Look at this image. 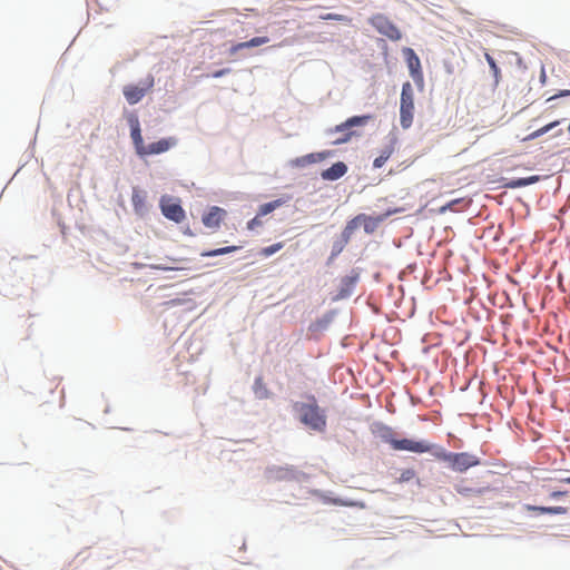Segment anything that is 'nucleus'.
<instances>
[{"instance_id": "1", "label": "nucleus", "mask_w": 570, "mask_h": 570, "mask_svg": "<svg viewBox=\"0 0 570 570\" xmlns=\"http://www.w3.org/2000/svg\"><path fill=\"white\" fill-rule=\"evenodd\" d=\"M373 433L383 442L390 444L395 451H409L413 453L430 452L432 445L425 441H414L411 439H395L394 430L383 423H377L373 428Z\"/></svg>"}, {"instance_id": "2", "label": "nucleus", "mask_w": 570, "mask_h": 570, "mask_svg": "<svg viewBox=\"0 0 570 570\" xmlns=\"http://www.w3.org/2000/svg\"><path fill=\"white\" fill-rule=\"evenodd\" d=\"M308 403H295L294 409L299 414L301 422L311 430L323 432L326 428V415L318 406L314 395H309Z\"/></svg>"}, {"instance_id": "3", "label": "nucleus", "mask_w": 570, "mask_h": 570, "mask_svg": "<svg viewBox=\"0 0 570 570\" xmlns=\"http://www.w3.org/2000/svg\"><path fill=\"white\" fill-rule=\"evenodd\" d=\"M439 460L449 463V466L455 472H465L470 468L480 464V459L468 452H442L436 455Z\"/></svg>"}, {"instance_id": "4", "label": "nucleus", "mask_w": 570, "mask_h": 570, "mask_svg": "<svg viewBox=\"0 0 570 570\" xmlns=\"http://www.w3.org/2000/svg\"><path fill=\"white\" fill-rule=\"evenodd\" d=\"M414 118V91L410 81L402 86L400 100V124L403 129L412 126Z\"/></svg>"}, {"instance_id": "5", "label": "nucleus", "mask_w": 570, "mask_h": 570, "mask_svg": "<svg viewBox=\"0 0 570 570\" xmlns=\"http://www.w3.org/2000/svg\"><path fill=\"white\" fill-rule=\"evenodd\" d=\"M372 119V116L365 115V116H354L348 118L346 121H344L341 125L335 126V128L330 129L328 134H335V132H342L341 137H337L333 140V145H341L347 142L354 135L353 131H351L352 127L355 126H364Z\"/></svg>"}, {"instance_id": "6", "label": "nucleus", "mask_w": 570, "mask_h": 570, "mask_svg": "<svg viewBox=\"0 0 570 570\" xmlns=\"http://www.w3.org/2000/svg\"><path fill=\"white\" fill-rule=\"evenodd\" d=\"M381 222H382V218H375V217H371V216H367L364 214H360L346 224L342 235H343L345 242H347L350 239L351 235L353 234V232L361 225L364 227V230L367 234H372V233H374V230L376 229V227L379 226V224Z\"/></svg>"}, {"instance_id": "7", "label": "nucleus", "mask_w": 570, "mask_h": 570, "mask_svg": "<svg viewBox=\"0 0 570 570\" xmlns=\"http://www.w3.org/2000/svg\"><path fill=\"white\" fill-rule=\"evenodd\" d=\"M370 23L377 30L379 33L385 36L392 41H397L402 38V33L399 28L382 13H377L371 17Z\"/></svg>"}, {"instance_id": "8", "label": "nucleus", "mask_w": 570, "mask_h": 570, "mask_svg": "<svg viewBox=\"0 0 570 570\" xmlns=\"http://www.w3.org/2000/svg\"><path fill=\"white\" fill-rule=\"evenodd\" d=\"M154 77L149 75L140 85H127L122 89V94L128 104L135 105L139 102L148 91L154 87Z\"/></svg>"}, {"instance_id": "9", "label": "nucleus", "mask_w": 570, "mask_h": 570, "mask_svg": "<svg viewBox=\"0 0 570 570\" xmlns=\"http://www.w3.org/2000/svg\"><path fill=\"white\" fill-rule=\"evenodd\" d=\"M160 209L166 218L175 223H181L185 219V210L183 207L178 203L173 202L169 197L161 198Z\"/></svg>"}, {"instance_id": "10", "label": "nucleus", "mask_w": 570, "mask_h": 570, "mask_svg": "<svg viewBox=\"0 0 570 570\" xmlns=\"http://www.w3.org/2000/svg\"><path fill=\"white\" fill-rule=\"evenodd\" d=\"M177 144L176 138H163L158 141L145 145L142 150L140 151L141 157L158 155L168 151L171 147Z\"/></svg>"}, {"instance_id": "11", "label": "nucleus", "mask_w": 570, "mask_h": 570, "mask_svg": "<svg viewBox=\"0 0 570 570\" xmlns=\"http://www.w3.org/2000/svg\"><path fill=\"white\" fill-rule=\"evenodd\" d=\"M404 57L406 59V63L410 70V73L414 81L422 82L423 81V72L421 67V61L417 55L414 52L412 48L403 49Z\"/></svg>"}, {"instance_id": "12", "label": "nucleus", "mask_w": 570, "mask_h": 570, "mask_svg": "<svg viewBox=\"0 0 570 570\" xmlns=\"http://www.w3.org/2000/svg\"><path fill=\"white\" fill-rule=\"evenodd\" d=\"M225 216H226L225 209H223L218 206H213L209 208L208 213L203 215L202 222L206 227L212 228V229H217V228H219Z\"/></svg>"}, {"instance_id": "13", "label": "nucleus", "mask_w": 570, "mask_h": 570, "mask_svg": "<svg viewBox=\"0 0 570 570\" xmlns=\"http://www.w3.org/2000/svg\"><path fill=\"white\" fill-rule=\"evenodd\" d=\"M128 122L130 125V129H131L130 136H131L132 142L135 145L136 153L140 156V151L142 150L145 144H144V139L141 136L140 124H139L138 117L134 114L130 115L128 117Z\"/></svg>"}, {"instance_id": "14", "label": "nucleus", "mask_w": 570, "mask_h": 570, "mask_svg": "<svg viewBox=\"0 0 570 570\" xmlns=\"http://www.w3.org/2000/svg\"><path fill=\"white\" fill-rule=\"evenodd\" d=\"M346 171L347 166L342 161H337L330 168L323 170L321 176L324 180H337L338 178L343 177Z\"/></svg>"}, {"instance_id": "15", "label": "nucleus", "mask_w": 570, "mask_h": 570, "mask_svg": "<svg viewBox=\"0 0 570 570\" xmlns=\"http://www.w3.org/2000/svg\"><path fill=\"white\" fill-rule=\"evenodd\" d=\"M268 41H269V38L266 37V36L254 37V38H252L248 41L238 42V43L232 46L230 49H229V53L230 55H235V53H237L242 49L259 47V46H263V45L267 43Z\"/></svg>"}, {"instance_id": "16", "label": "nucleus", "mask_w": 570, "mask_h": 570, "mask_svg": "<svg viewBox=\"0 0 570 570\" xmlns=\"http://www.w3.org/2000/svg\"><path fill=\"white\" fill-rule=\"evenodd\" d=\"M330 153H313L302 157H298L292 161L296 167H305L311 164H315L324 160Z\"/></svg>"}, {"instance_id": "17", "label": "nucleus", "mask_w": 570, "mask_h": 570, "mask_svg": "<svg viewBox=\"0 0 570 570\" xmlns=\"http://www.w3.org/2000/svg\"><path fill=\"white\" fill-rule=\"evenodd\" d=\"M131 204L135 212L141 214L146 209V193L138 188H134Z\"/></svg>"}, {"instance_id": "18", "label": "nucleus", "mask_w": 570, "mask_h": 570, "mask_svg": "<svg viewBox=\"0 0 570 570\" xmlns=\"http://www.w3.org/2000/svg\"><path fill=\"white\" fill-rule=\"evenodd\" d=\"M525 509L539 514H566L568 512V509L564 507H539L528 504Z\"/></svg>"}, {"instance_id": "19", "label": "nucleus", "mask_w": 570, "mask_h": 570, "mask_svg": "<svg viewBox=\"0 0 570 570\" xmlns=\"http://www.w3.org/2000/svg\"><path fill=\"white\" fill-rule=\"evenodd\" d=\"M239 248H240V246H235V245L226 246V247H220V248H216V249L205 250L200 254V256H203V257L220 256V255H226V254L236 252Z\"/></svg>"}, {"instance_id": "20", "label": "nucleus", "mask_w": 570, "mask_h": 570, "mask_svg": "<svg viewBox=\"0 0 570 570\" xmlns=\"http://www.w3.org/2000/svg\"><path fill=\"white\" fill-rule=\"evenodd\" d=\"M394 153V146L393 145H390L387 147H385L379 157H376L374 160H373V167L374 168H381L385 163L386 160L392 156V154Z\"/></svg>"}, {"instance_id": "21", "label": "nucleus", "mask_w": 570, "mask_h": 570, "mask_svg": "<svg viewBox=\"0 0 570 570\" xmlns=\"http://www.w3.org/2000/svg\"><path fill=\"white\" fill-rule=\"evenodd\" d=\"M282 205H283V200H281V199H276V200L263 204L259 206L257 215L259 217L265 216V215L274 212L276 208H278Z\"/></svg>"}, {"instance_id": "22", "label": "nucleus", "mask_w": 570, "mask_h": 570, "mask_svg": "<svg viewBox=\"0 0 570 570\" xmlns=\"http://www.w3.org/2000/svg\"><path fill=\"white\" fill-rule=\"evenodd\" d=\"M254 392L259 399L268 396V390L262 377H257L254 383Z\"/></svg>"}, {"instance_id": "23", "label": "nucleus", "mask_w": 570, "mask_h": 570, "mask_svg": "<svg viewBox=\"0 0 570 570\" xmlns=\"http://www.w3.org/2000/svg\"><path fill=\"white\" fill-rule=\"evenodd\" d=\"M560 124L559 120H556V121H552L539 129H537L535 131L531 132L527 139H535L544 134H547L548 131H550L552 128L557 127L558 125Z\"/></svg>"}, {"instance_id": "24", "label": "nucleus", "mask_w": 570, "mask_h": 570, "mask_svg": "<svg viewBox=\"0 0 570 570\" xmlns=\"http://www.w3.org/2000/svg\"><path fill=\"white\" fill-rule=\"evenodd\" d=\"M284 244L282 242L279 243H275L271 246H267V247H264L261 249L259 254L264 257H269L272 256L273 254L277 253L278 250H281L283 248Z\"/></svg>"}, {"instance_id": "25", "label": "nucleus", "mask_w": 570, "mask_h": 570, "mask_svg": "<svg viewBox=\"0 0 570 570\" xmlns=\"http://www.w3.org/2000/svg\"><path fill=\"white\" fill-rule=\"evenodd\" d=\"M415 471L413 469H405L401 472L400 476L397 478V482L404 483L413 480L415 478Z\"/></svg>"}, {"instance_id": "26", "label": "nucleus", "mask_w": 570, "mask_h": 570, "mask_svg": "<svg viewBox=\"0 0 570 570\" xmlns=\"http://www.w3.org/2000/svg\"><path fill=\"white\" fill-rule=\"evenodd\" d=\"M322 20H337V21H342V22H351V19H348L347 17L343 16V14H337V13H327V14H324V16H321L320 17Z\"/></svg>"}, {"instance_id": "27", "label": "nucleus", "mask_w": 570, "mask_h": 570, "mask_svg": "<svg viewBox=\"0 0 570 570\" xmlns=\"http://www.w3.org/2000/svg\"><path fill=\"white\" fill-rule=\"evenodd\" d=\"M455 491L459 493V494H462V495H470L472 493H475L476 491H474V489L470 488V487H466L463 484V482L456 484L454 487Z\"/></svg>"}, {"instance_id": "28", "label": "nucleus", "mask_w": 570, "mask_h": 570, "mask_svg": "<svg viewBox=\"0 0 570 570\" xmlns=\"http://www.w3.org/2000/svg\"><path fill=\"white\" fill-rule=\"evenodd\" d=\"M262 225H263V222H262L261 217L258 215H256L253 219H250L247 223V228L249 230H254L256 227H259Z\"/></svg>"}, {"instance_id": "29", "label": "nucleus", "mask_w": 570, "mask_h": 570, "mask_svg": "<svg viewBox=\"0 0 570 570\" xmlns=\"http://www.w3.org/2000/svg\"><path fill=\"white\" fill-rule=\"evenodd\" d=\"M462 199H454V200H451L450 203L445 204L444 206H442L440 209H439V213L440 214H444L446 213L448 210H453L454 208V205L461 203Z\"/></svg>"}, {"instance_id": "30", "label": "nucleus", "mask_w": 570, "mask_h": 570, "mask_svg": "<svg viewBox=\"0 0 570 570\" xmlns=\"http://www.w3.org/2000/svg\"><path fill=\"white\" fill-rule=\"evenodd\" d=\"M490 69L492 70V73H493V77H494V82L495 83H499L500 79H501V71L497 65V62H493L492 65L489 66Z\"/></svg>"}, {"instance_id": "31", "label": "nucleus", "mask_w": 570, "mask_h": 570, "mask_svg": "<svg viewBox=\"0 0 570 570\" xmlns=\"http://www.w3.org/2000/svg\"><path fill=\"white\" fill-rule=\"evenodd\" d=\"M509 188H520L527 186L524 178L512 180L505 185Z\"/></svg>"}, {"instance_id": "32", "label": "nucleus", "mask_w": 570, "mask_h": 570, "mask_svg": "<svg viewBox=\"0 0 570 570\" xmlns=\"http://www.w3.org/2000/svg\"><path fill=\"white\" fill-rule=\"evenodd\" d=\"M566 96H570V90H561V91H559V94H557V95H554V96L550 97V98L548 99V101L553 100V99H557V98H559V97H566Z\"/></svg>"}, {"instance_id": "33", "label": "nucleus", "mask_w": 570, "mask_h": 570, "mask_svg": "<svg viewBox=\"0 0 570 570\" xmlns=\"http://www.w3.org/2000/svg\"><path fill=\"white\" fill-rule=\"evenodd\" d=\"M230 70L229 69H220V70H217L213 73V77L214 78H219V77H223L225 75H227Z\"/></svg>"}, {"instance_id": "34", "label": "nucleus", "mask_w": 570, "mask_h": 570, "mask_svg": "<svg viewBox=\"0 0 570 570\" xmlns=\"http://www.w3.org/2000/svg\"><path fill=\"white\" fill-rule=\"evenodd\" d=\"M524 181H525L527 186L531 185V184H534V183L539 181V176L525 177Z\"/></svg>"}, {"instance_id": "35", "label": "nucleus", "mask_w": 570, "mask_h": 570, "mask_svg": "<svg viewBox=\"0 0 570 570\" xmlns=\"http://www.w3.org/2000/svg\"><path fill=\"white\" fill-rule=\"evenodd\" d=\"M567 494V491H553L550 493V498L556 499Z\"/></svg>"}, {"instance_id": "36", "label": "nucleus", "mask_w": 570, "mask_h": 570, "mask_svg": "<svg viewBox=\"0 0 570 570\" xmlns=\"http://www.w3.org/2000/svg\"><path fill=\"white\" fill-rule=\"evenodd\" d=\"M484 58H485L487 62L489 63V66L492 65L493 62H495L493 57L488 52L484 53Z\"/></svg>"}, {"instance_id": "37", "label": "nucleus", "mask_w": 570, "mask_h": 570, "mask_svg": "<svg viewBox=\"0 0 570 570\" xmlns=\"http://www.w3.org/2000/svg\"><path fill=\"white\" fill-rule=\"evenodd\" d=\"M333 503H334V504H341V505H348L347 503H345V502H343V501H341V500H336V499H335V500H333Z\"/></svg>"}, {"instance_id": "38", "label": "nucleus", "mask_w": 570, "mask_h": 570, "mask_svg": "<svg viewBox=\"0 0 570 570\" xmlns=\"http://www.w3.org/2000/svg\"><path fill=\"white\" fill-rule=\"evenodd\" d=\"M564 483L570 484V476L562 480Z\"/></svg>"}]
</instances>
